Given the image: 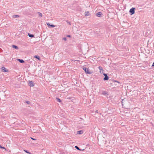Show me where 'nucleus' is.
<instances>
[{"label": "nucleus", "mask_w": 154, "mask_h": 154, "mask_svg": "<svg viewBox=\"0 0 154 154\" xmlns=\"http://www.w3.org/2000/svg\"><path fill=\"white\" fill-rule=\"evenodd\" d=\"M70 35H68V37H70Z\"/></svg>", "instance_id": "nucleus-29"}, {"label": "nucleus", "mask_w": 154, "mask_h": 154, "mask_svg": "<svg viewBox=\"0 0 154 154\" xmlns=\"http://www.w3.org/2000/svg\"><path fill=\"white\" fill-rule=\"evenodd\" d=\"M12 47L13 48H15V49H18V48L17 46L16 45H12Z\"/></svg>", "instance_id": "nucleus-11"}, {"label": "nucleus", "mask_w": 154, "mask_h": 154, "mask_svg": "<svg viewBox=\"0 0 154 154\" xmlns=\"http://www.w3.org/2000/svg\"><path fill=\"white\" fill-rule=\"evenodd\" d=\"M24 151L25 152H26V153H29V154H30V153L27 150H24Z\"/></svg>", "instance_id": "nucleus-19"}, {"label": "nucleus", "mask_w": 154, "mask_h": 154, "mask_svg": "<svg viewBox=\"0 0 154 154\" xmlns=\"http://www.w3.org/2000/svg\"><path fill=\"white\" fill-rule=\"evenodd\" d=\"M75 61H79V60H75Z\"/></svg>", "instance_id": "nucleus-30"}, {"label": "nucleus", "mask_w": 154, "mask_h": 154, "mask_svg": "<svg viewBox=\"0 0 154 154\" xmlns=\"http://www.w3.org/2000/svg\"><path fill=\"white\" fill-rule=\"evenodd\" d=\"M29 85L30 86L33 87V86H34V83L33 82H32V81H29Z\"/></svg>", "instance_id": "nucleus-7"}, {"label": "nucleus", "mask_w": 154, "mask_h": 154, "mask_svg": "<svg viewBox=\"0 0 154 154\" xmlns=\"http://www.w3.org/2000/svg\"><path fill=\"white\" fill-rule=\"evenodd\" d=\"M38 13L39 16H40V17H42V14L41 13H40L39 12H38Z\"/></svg>", "instance_id": "nucleus-15"}, {"label": "nucleus", "mask_w": 154, "mask_h": 154, "mask_svg": "<svg viewBox=\"0 0 154 154\" xmlns=\"http://www.w3.org/2000/svg\"><path fill=\"white\" fill-rule=\"evenodd\" d=\"M30 138H31L32 140H36V139H35L33 138H32V137H31Z\"/></svg>", "instance_id": "nucleus-25"}, {"label": "nucleus", "mask_w": 154, "mask_h": 154, "mask_svg": "<svg viewBox=\"0 0 154 154\" xmlns=\"http://www.w3.org/2000/svg\"><path fill=\"white\" fill-rule=\"evenodd\" d=\"M152 67H153L154 66V62L152 64Z\"/></svg>", "instance_id": "nucleus-27"}, {"label": "nucleus", "mask_w": 154, "mask_h": 154, "mask_svg": "<svg viewBox=\"0 0 154 154\" xmlns=\"http://www.w3.org/2000/svg\"><path fill=\"white\" fill-rule=\"evenodd\" d=\"M96 112H97V113H98V110H96Z\"/></svg>", "instance_id": "nucleus-28"}, {"label": "nucleus", "mask_w": 154, "mask_h": 154, "mask_svg": "<svg viewBox=\"0 0 154 154\" xmlns=\"http://www.w3.org/2000/svg\"><path fill=\"white\" fill-rule=\"evenodd\" d=\"M83 69L85 70V72L87 73L88 74H91L92 73V72L91 71H90L87 68L85 67H84L83 68Z\"/></svg>", "instance_id": "nucleus-1"}, {"label": "nucleus", "mask_w": 154, "mask_h": 154, "mask_svg": "<svg viewBox=\"0 0 154 154\" xmlns=\"http://www.w3.org/2000/svg\"><path fill=\"white\" fill-rule=\"evenodd\" d=\"M98 69L101 74H103L104 72V70L103 69L102 67L101 66H99Z\"/></svg>", "instance_id": "nucleus-2"}, {"label": "nucleus", "mask_w": 154, "mask_h": 154, "mask_svg": "<svg viewBox=\"0 0 154 154\" xmlns=\"http://www.w3.org/2000/svg\"><path fill=\"white\" fill-rule=\"evenodd\" d=\"M147 33L148 34V35H147L146 34L145 35H148L150 33V31L149 30H148L147 31Z\"/></svg>", "instance_id": "nucleus-17"}, {"label": "nucleus", "mask_w": 154, "mask_h": 154, "mask_svg": "<svg viewBox=\"0 0 154 154\" xmlns=\"http://www.w3.org/2000/svg\"><path fill=\"white\" fill-rule=\"evenodd\" d=\"M0 148L1 149H5V148L3 147L1 145H0Z\"/></svg>", "instance_id": "nucleus-22"}, {"label": "nucleus", "mask_w": 154, "mask_h": 154, "mask_svg": "<svg viewBox=\"0 0 154 154\" xmlns=\"http://www.w3.org/2000/svg\"><path fill=\"white\" fill-rule=\"evenodd\" d=\"M107 93L106 92H104L103 93V94L105 95Z\"/></svg>", "instance_id": "nucleus-24"}, {"label": "nucleus", "mask_w": 154, "mask_h": 154, "mask_svg": "<svg viewBox=\"0 0 154 154\" xmlns=\"http://www.w3.org/2000/svg\"><path fill=\"white\" fill-rule=\"evenodd\" d=\"M102 15V13L101 12H98L96 16L99 17H101V15Z\"/></svg>", "instance_id": "nucleus-6"}, {"label": "nucleus", "mask_w": 154, "mask_h": 154, "mask_svg": "<svg viewBox=\"0 0 154 154\" xmlns=\"http://www.w3.org/2000/svg\"><path fill=\"white\" fill-rule=\"evenodd\" d=\"M56 99L58 102H61V100L59 98H56Z\"/></svg>", "instance_id": "nucleus-16"}, {"label": "nucleus", "mask_w": 154, "mask_h": 154, "mask_svg": "<svg viewBox=\"0 0 154 154\" xmlns=\"http://www.w3.org/2000/svg\"><path fill=\"white\" fill-rule=\"evenodd\" d=\"M17 60L18 61H19L21 63H23L24 62V61L23 60L18 59Z\"/></svg>", "instance_id": "nucleus-10"}, {"label": "nucleus", "mask_w": 154, "mask_h": 154, "mask_svg": "<svg viewBox=\"0 0 154 154\" xmlns=\"http://www.w3.org/2000/svg\"><path fill=\"white\" fill-rule=\"evenodd\" d=\"M19 17V16L18 15H14L12 16V17L13 18H16V17Z\"/></svg>", "instance_id": "nucleus-12"}, {"label": "nucleus", "mask_w": 154, "mask_h": 154, "mask_svg": "<svg viewBox=\"0 0 154 154\" xmlns=\"http://www.w3.org/2000/svg\"><path fill=\"white\" fill-rule=\"evenodd\" d=\"M63 40L64 41H66L67 40V38L66 37H64L63 38Z\"/></svg>", "instance_id": "nucleus-20"}, {"label": "nucleus", "mask_w": 154, "mask_h": 154, "mask_svg": "<svg viewBox=\"0 0 154 154\" xmlns=\"http://www.w3.org/2000/svg\"><path fill=\"white\" fill-rule=\"evenodd\" d=\"M83 133V131H78L77 134H82Z\"/></svg>", "instance_id": "nucleus-9"}, {"label": "nucleus", "mask_w": 154, "mask_h": 154, "mask_svg": "<svg viewBox=\"0 0 154 154\" xmlns=\"http://www.w3.org/2000/svg\"><path fill=\"white\" fill-rule=\"evenodd\" d=\"M47 25L48 26H50V25H51L49 23H47Z\"/></svg>", "instance_id": "nucleus-26"}, {"label": "nucleus", "mask_w": 154, "mask_h": 154, "mask_svg": "<svg viewBox=\"0 0 154 154\" xmlns=\"http://www.w3.org/2000/svg\"><path fill=\"white\" fill-rule=\"evenodd\" d=\"M75 147L78 150H80V149L77 146H75Z\"/></svg>", "instance_id": "nucleus-18"}, {"label": "nucleus", "mask_w": 154, "mask_h": 154, "mask_svg": "<svg viewBox=\"0 0 154 154\" xmlns=\"http://www.w3.org/2000/svg\"><path fill=\"white\" fill-rule=\"evenodd\" d=\"M3 72H8V70L6 69L4 67H2L1 68Z\"/></svg>", "instance_id": "nucleus-5"}, {"label": "nucleus", "mask_w": 154, "mask_h": 154, "mask_svg": "<svg viewBox=\"0 0 154 154\" xmlns=\"http://www.w3.org/2000/svg\"><path fill=\"white\" fill-rule=\"evenodd\" d=\"M153 112H154V111H153Z\"/></svg>", "instance_id": "nucleus-31"}, {"label": "nucleus", "mask_w": 154, "mask_h": 154, "mask_svg": "<svg viewBox=\"0 0 154 154\" xmlns=\"http://www.w3.org/2000/svg\"><path fill=\"white\" fill-rule=\"evenodd\" d=\"M34 57H35L36 58L38 59V60H40V57H39L38 56H35Z\"/></svg>", "instance_id": "nucleus-14"}, {"label": "nucleus", "mask_w": 154, "mask_h": 154, "mask_svg": "<svg viewBox=\"0 0 154 154\" xmlns=\"http://www.w3.org/2000/svg\"><path fill=\"white\" fill-rule=\"evenodd\" d=\"M26 103L27 104H29L30 103V102L29 101H26Z\"/></svg>", "instance_id": "nucleus-21"}, {"label": "nucleus", "mask_w": 154, "mask_h": 154, "mask_svg": "<svg viewBox=\"0 0 154 154\" xmlns=\"http://www.w3.org/2000/svg\"><path fill=\"white\" fill-rule=\"evenodd\" d=\"M103 75L105 76V77L103 79L104 80H107L109 79V78L107 75L105 73H103Z\"/></svg>", "instance_id": "nucleus-4"}, {"label": "nucleus", "mask_w": 154, "mask_h": 154, "mask_svg": "<svg viewBox=\"0 0 154 154\" xmlns=\"http://www.w3.org/2000/svg\"><path fill=\"white\" fill-rule=\"evenodd\" d=\"M28 35L30 37H34V35L32 34H31L29 33H28Z\"/></svg>", "instance_id": "nucleus-13"}, {"label": "nucleus", "mask_w": 154, "mask_h": 154, "mask_svg": "<svg viewBox=\"0 0 154 154\" xmlns=\"http://www.w3.org/2000/svg\"><path fill=\"white\" fill-rule=\"evenodd\" d=\"M50 26L52 27H55V26H54L53 25H51Z\"/></svg>", "instance_id": "nucleus-23"}, {"label": "nucleus", "mask_w": 154, "mask_h": 154, "mask_svg": "<svg viewBox=\"0 0 154 154\" xmlns=\"http://www.w3.org/2000/svg\"><path fill=\"white\" fill-rule=\"evenodd\" d=\"M134 10L135 8H132L130 10L129 12L131 13V14H133L134 13Z\"/></svg>", "instance_id": "nucleus-3"}, {"label": "nucleus", "mask_w": 154, "mask_h": 154, "mask_svg": "<svg viewBox=\"0 0 154 154\" xmlns=\"http://www.w3.org/2000/svg\"><path fill=\"white\" fill-rule=\"evenodd\" d=\"M90 15V14L88 11H87L85 12V16H89Z\"/></svg>", "instance_id": "nucleus-8"}]
</instances>
